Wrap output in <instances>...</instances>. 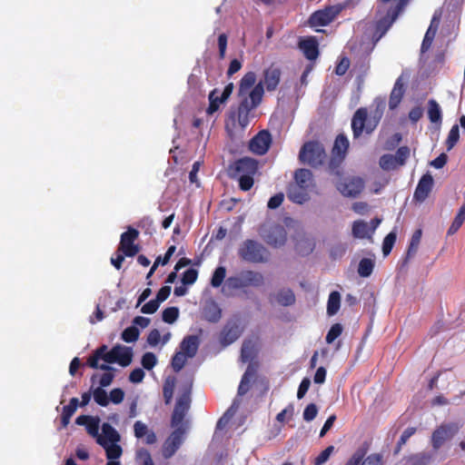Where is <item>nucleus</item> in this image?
I'll list each match as a JSON object with an SVG mask.
<instances>
[{"label": "nucleus", "mask_w": 465, "mask_h": 465, "mask_svg": "<svg viewBox=\"0 0 465 465\" xmlns=\"http://www.w3.org/2000/svg\"><path fill=\"white\" fill-rule=\"evenodd\" d=\"M428 117L433 124H440L442 122L441 110L436 100L430 99L428 102Z\"/></svg>", "instance_id": "obj_34"}, {"label": "nucleus", "mask_w": 465, "mask_h": 465, "mask_svg": "<svg viewBox=\"0 0 465 465\" xmlns=\"http://www.w3.org/2000/svg\"><path fill=\"white\" fill-rule=\"evenodd\" d=\"M282 70L275 64H271L263 72V82L262 86L266 88L268 92L275 91L281 82Z\"/></svg>", "instance_id": "obj_17"}, {"label": "nucleus", "mask_w": 465, "mask_h": 465, "mask_svg": "<svg viewBox=\"0 0 465 465\" xmlns=\"http://www.w3.org/2000/svg\"><path fill=\"white\" fill-rule=\"evenodd\" d=\"M334 450V447L333 446H329L327 447L325 450H323L314 460V465H322L323 463H325L331 454L333 452Z\"/></svg>", "instance_id": "obj_61"}, {"label": "nucleus", "mask_w": 465, "mask_h": 465, "mask_svg": "<svg viewBox=\"0 0 465 465\" xmlns=\"http://www.w3.org/2000/svg\"><path fill=\"white\" fill-rule=\"evenodd\" d=\"M259 172V161L252 157H242L230 166V175L239 182L242 191H249L254 184V176Z\"/></svg>", "instance_id": "obj_2"}, {"label": "nucleus", "mask_w": 465, "mask_h": 465, "mask_svg": "<svg viewBox=\"0 0 465 465\" xmlns=\"http://www.w3.org/2000/svg\"><path fill=\"white\" fill-rule=\"evenodd\" d=\"M160 302L156 299L151 300L142 306L141 312L144 314H153L158 310Z\"/></svg>", "instance_id": "obj_64"}, {"label": "nucleus", "mask_w": 465, "mask_h": 465, "mask_svg": "<svg viewBox=\"0 0 465 465\" xmlns=\"http://www.w3.org/2000/svg\"><path fill=\"white\" fill-rule=\"evenodd\" d=\"M136 459L141 465H154L151 453L146 449L138 450Z\"/></svg>", "instance_id": "obj_57"}, {"label": "nucleus", "mask_w": 465, "mask_h": 465, "mask_svg": "<svg viewBox=\"0 0 465 465\" xmlns=\"http://www.w3.org/2000/svg\"><path fill=\"white\" fill-rule=\"evenodd\" d=\"M343 327L341 323H334L326 335V342L331 344L342 333Z\"/></svg>", "instance_id": "obj_53"}, {"label": "nucleus", "mask_w": 465, "mask_h": 465, "mask_svg": "<svg viewBox=\"0 0 465 465\" xmlns=\"http://www.w3.org/2000/svg\"><path fill=\"white\" fill-rule=\"evenodd\" d=\"M239 257L251 263H265L269 261V251L254 240H245L238 249Z\"/></svg>", "instance_id": "obj_4"}, {"label": "nucleus", "mask_w": 465, "mask_h": 465, "mask_svg": "<svg viewBox=\"0 0 465 465\" xmlns=\"http://www.w3.org/2000/svg\"><path fill=\"white\" fill-rule=\"evenodd\" d=\"M140 331L135 326H130L122 332V339L125 342H134L139 338Z\"/></svg>", "instance_id": "obj_54"}, {"label": "nucleus", "mask_w": 465, "mask_h": 465, "mask_svg": "<svg viewBox=\"0 0 465 465\" xmlns=\"http://www.w3.org/2000/svg\"><path fill=\"white\" fill-rule=\"evenodd\" d=\"M256 74L254 72L246 73L241 79L239 84V89L237 95L238 97H248L251 88H253L256 84Z\"/></svg>", "instance_id": "obj_27"}, {"label": "nucleus", "mask_w": 465, "mask_h": 465, "mask_svg": "<svg viewBox=\"0 0 465 465\" xmlns=\"http://www.w3.org/2000/svg\"><path fill=\"white\" fill-rule=\"evenodd\" d=\"M382 115V111L377 109L368 114L366 107H360L355 111L351 118V130L353 138H359L363 133L371 134L378 126Z\"/></svg>", "instance_id": "obj_3"}, {"label": "nucleus", "mask_w": 465, "mask_h": 465, "mask_svg": "<svg viewBox=\"0 0 465 465\" xmlns=\"http://www.w3.org/2000/svg\"><path fill=\"white\" fill-rule=\"evenodd\" d=\"M341 306V295L338 292L333 291L330 293L327 302V313L332 316L338 312Z\"/></svg>", "instance_id": "obj_37"}, {"label": "nucleus", "mask_w": 465, "mask_h": 465, "mask_svg": "<svg viewBox=\"0 0 465 465\" xmlns=\"http://www.w3.org/2000/svg\"><path fill=\"white\" fill-rule=\"evenodd\" d=\"M183 429L177 428L172 432L170 437L165 440L163 446V456L165 459H170L180 448L183 442Z\"/></svg>", "instance_id": "obj_16"}, {"label": "nucleus", "mask_w": 465, "mask_h": 465, "mask_svg": "<svg viewBox=\"0 0 465 465\" xmlns=\"http://www.w3.org/2000/svg\"><path fill=\"white\" fill-rule=\"evenodd\" d=\"M102 437H104L108 443H117L120 440V435L117 430L109 423L104 422L102 425Z\"/></svg>", "instance_id": "obj_38"}, {"label": "nucleus", "mask_w": 465, "mask_h": 465, "mask_svg": "<svg viewBox=\"0 0 465 465\" xmlns=\"http://www.w3.org/2000/svg\"><path fill=\"white\" fill-rule=\"evenodd\" d=\"M97 443L105 450L108 460H117L121 457L123 450L117 443H108L104 437H98Z\"/></svg>", "instance_id": "obj_30"}, {"label": "nucleus", "mask_w": 465, "mask_h": 465, "mask_svg": "<svg viewBox=\"0 0 465 465\" xmlns=\"http://www.w3.org/2000/svg\"><path fill=\"white\" fill-rule=\"evenodd\" d=\"M99 418L92 416L90 422H88V424L85 427L87 433L96 438V440H98V437H102L99 434Z\"/></svg>", "instance_id": "obj_56"}, {"label": "nucleus", "mask_w": 465, "mask_h": 465, "mask_svg": "<svg viewBox=\"0 0 465 465\" xmlns=\"http://www.w3.org/2000/svg\"><path fill=\"white\" fill-rule=\"evenodd\" d=\"M104 387H98L94 390L93 396L94 401L102 406L106 407L109 404V396L107 392L103 389Z\"/></svg>", "instance_id": "obj_47"}, {"label": "nucleus", "mask_w": 465, "mask_h": 465, "mask_svg": "<svg viewBox=\"0 0 465 465\" xmlns=\"http://www.w3.org/2000/svg\"><path fill=\"white\" fill-rule=\"evenodd\" d=\"M381 169L390 171L396 169L399 165L392 154H383L379 161Z\"/></svg>", "instance_id": "obj_45"}, {"label": "nucleus", "mask_w": 465, "mask_h": 465, "mask_svg": "<svg viewBox=\"0 0 465 465\" xmlns=\"http://www.w3.org/2000/svg\"><path fill=\"white\" fill-rule=\"evenodd\" d=\"M78 405V399L72 398L69 401V404L63 407L61 414V423L64 428L67 427V425L69 424L70 420L74 413L76 411Z\"/></svg>", "instance_id": "obj_33"}, {"label": "nucleus", "mask_w": 465, "mask_h": 465, "mask_svg": "<svg viewBox=\"0 0 465 465\" xmlns=\"http://www.w3.org/2000/svg\"><path fill=\"white\" fill-rule=\"evenodd\" d=\"M258 367V362H250V364L247 366V369L242 375L240 385L238 387L239 395L242 396L249 391L251 380L256 376Z\"/></svg>", "instance_id": "obj_23"}, {"label": "nucleus", "mask_w": 465, "mask_h": 465, "mask_svg": "<svg viewBox=\"0 0 465 465\" xmlns=\"http://www.w3.org/2000/svg\"><path fill=\"white\" fill-rule=\"evenodd\" d=\"M219 93L218 89L215 88L209 94L208 99H209V106L206 110L208 114H213L216 111H218L220 104L223 103H225L226 101H221L222 96L217 95Z\"/></svg>", "instance_id": "obj_39"}, {"label": "nucleus", "mask_w": 465, "mask_h": 465, "mask_svg": "<svg viewBox=\"0 0 465 465\" xmlns=\"http://www.w3.org/2000/svg\"><path fill=\"white\" fill-rule=\"evenodd\" d=\"M240 273L242 277L245 287L259 288L264 284V277L259 272L244 270Z\"/></svg>", "instance_id": "obj_26"}, {"label": "nucleus", "mask_w": 465, "mask_h": 465, "mask_svg": "<svg viewBox=\"0 0 465 465\" xmlns=\"http://www.w3.org/2000/svg\"><path fill=\"white\" fill-rule=\"evenodd\" d=\"M272 303L276 302L277 304L288 307L292 306L296 302V297L293 291L290 288H282L278 292L270 297Z\"/></svg>", "instance_id": "obj_21"}, {"label": "nucleus", "mask_w": 465, "mask_h": 465, "mask_svg": "<svg viewBox=\"0 0 465 465\" xmlns=\"http://www.w3.org/2000/svg\"><path fill=\"white\" fill-rule=\"evenodd\" d=\"M198 278V271L195 269H188L186 270L182 276V282L183 285H192L193 284Z\"/></svg>", "instance_id": "obj_58"}, {"label": "nucleus", "mask_w": 465, "mask_h": 465, "mask_svg": "<svg viewBox=\"0 0 465 465\" xmlns=\"http://www.w3.org/2000/svg\"><path fill=\"white\" fill-rule=\"evenodd\" d=\"M204 320L209 322L216 323L222 318V310L218 303L213 301L208 302L203 310Z\"/></svg>", "instance_id": "obj_29"}, {"label": "nucleus", "mask_w": 465, "mask_h": 465, "mask_svg": "<svg viewBox=\"0 0 465 465\" xmlns=\"http://www.w3.org/2000/svg\"><path fill=\"white\" fill-rule=\"evenodd\" d=\"M405 93L404 84L402 81L401 76H400L391 90V93L390 94L389 99V107L390 109L393 110L398 107V105L401 104L402 97Z\"/></svg>", "instance_id": "obj_25"}, {"label": "nucleus", "mask_w": 465, "mask_h": 465, "mask_svg": "<svg viewBox=\"0 0 465 465\" xmlns=\"http://www.w3.org/2000/svg\"><path fill=\"white\" fill-rule=\"evenodd\" d=\"M294 181L293 184L302 185L304 188L310 190L313 182L312 173L308 169H298L294 173Z\"/></svg>", "instance_id": "obj_32"}, {"label": "nucleus", "mask_w": 465, "mask_h": 465, "mask_svg": "<svg viewBox=\"0 0 465 465\" xmlns=\"http://www.w3.org/2000/svg\"><path fill=\"white\" fill-rule=\"evenodd\" d=\"M309 191L302 185L292 183L287 188V197L292 203L302 204L310 199Z\"/></svg>", "instance_id": "obj_22"}, {"label": "nucleus", "mask_w": 465, "mask_h": 465, "mask_svg": "<svg viewBox=\"0 0 465 465\" xmlns=\"http://www.w3.org/2000/svg\"><path fill=\"white\" fill-rule=\"evenodd\" d=\"M396 158V162L398 165H403L406 163V160L410 156V149L408 146H401L396 151L395 155H393Z\"/></svg>", "instance_id": "obj_60"}, {"label": "nucleus", "mask_w": 465, "mask_h": 465, "mask_svg": "<svg viewBox=\"0 0 465 465\" xmlns=\"http://www.w3.org/2000/svg\"><path fill=\"white\" fill-rule=\"evenodd\" d=\"M349 146V139L344 134H340L336 136L331 148V157L328 164L331 173L338 176L341 175L340 167L347 155Z\"/></svg>", "instance_id": "obj_7"}, {"label": "nucleus", "mask_w": 465, "mask_h": 465, "mask_svg": "<svg viewBox=\"0 0 465 465\" xmlns=\"http://www.w3.org/2000/svg\"><path fill=\"white\" fill-rule=\"evenodd\" d=\"M421 235L422 232L420 229H418L413 232L410 242V245L408 247L407 258L412 257L417 252L420 242Z\"/></svg>", "instance_id": "obj_43"}, {"label": "nucleus", "mask_w": 465, "mask_h": 465, "mask_svg": "<svg viewBox=\"0 0 465 465\" xmlns=\"http://www.w3.org/2000/svg\"><path fill=\"white\" fill-rule=\"evenodd\" d=\"M226 276V269L223 266H219L215 269L211 279V285L218 288L222 285Z\"/></svg>", "instance_id": "obj_48"}, {"label": "nucleus", "mask_w": 465, "mask_h": 465, "mask_svg": "<svg viewBox=\"0 0 465 465\" xmlns=\"http://www.w3.org/2000/svg\"><path fill=\"white\" fill-rule=\"evenodd\" d=\"M199 338L196 335H188L183 338L180 344L182 352L186 354L189 358H193L196 355L199 348Z\"/></svg>", "instance_id": "obj_28"}, {"label": "nucleus", "mask_w": 465, "mask_h": 465, "mask_svg": "<svg viewBox=\"0 0 465 465\" xmlns=\"http://www.w3.org/2000/svg\"><path fill=\"white\" fill-rule=\"evenodd\" d=\"M352 235L359 239L370 237L368 223L362 220L355 221L352 224Z\"/></svg>", "instance_id": "obj_40"}, {"label": "nucleus", "mask_w": 465, "mask_h": 465, "mask_svg": "<svg viewBox=\"0 0 465 465\" xmlns=\"http://www.w3.org/2000/svg\"><path fill=\"white\" fill-rule=\"evenodd\" d=\"M139 237V232L131 227H127V231L121 234L118 252H122L127 257H134L140 252V245L135 243Z\"/></svg>", "instance_id": "obj_10"}, {"label": "nucleus", "mask_w": 465, "mask_h": 465, "mask_svg": "<svg viewBox=\"0 0 465 465\" xmlns=\"http://www.w3.org/2000/svg\"><path fill=\"white\" fill-rule=\"evenodd\" d=\"M192 384L185 386L177 398L173 414L172 426L177 427L182 424L191 405Z\"/></svg>", "instance_id": "obj_9"}, {"label": "nucleus", "mask_w": 465, "mask_h": 465, "mask_svg": "<svg viewBox=\"0 0 465 465\" xmlns=\"http://www.w3.org/2000/svg\"><path fill=\"white\" fill-rule=\"evenodd\" d=\"M189 357L182 351H177L172 358L171 365L175 372L180 371Z\"/></svg>", "instance_id": "obj_44"}, {"label": "nucleus", "mask_w": 465, "mask_h": 465, "mask_svg": "<svg viewBox=\"0 0 465 465\" xmlns=\"http://www.w3.org/2000/svg\"><path fill=\"white\" fill-rule=\"evenodd\" d=\"M227 285L234 290L246 288L241 273L236 276H231L227 279Z\"/></svg>", "instance_id": "obj_62"}, {"label": "nucleus", "mask_w": 465, "mask_h": 465, "mask_svg": "<svg viewBox=\"0 0 465 465\" xmlns=\"http://www.w3.org/2000/svg\"><path fill=\"white\" fill-rule=\"evenodd\" d=\"M459 428L454 423L442 424L437 428L431 435V445L434 450H439L443 443L451 439L458 431Z\"/></svg>", "instance_id": "obj_14"}, {"label": "nucleus", "mask_w": 465, "mask_h": 465, "mask_svg": "<svg viewBox=\"0 0 465 465\" xmlns=\"http://www.w3.org/2000/svg\"><path fill=\"white\" fill-rule=\"evenodd\" d=\"M437 30H438L437 25L434 29H432L431 26H429V28L424 35L422 44H421V47H420L421 52L424 53L430 49V47L431 46V44L433 42V39L435 37V35L437 33Z\"/></svg>", "instance_id": "obj_49"}, {"label": "nucleus", "mask_w": 465, "mask_h": 465, "mask_svg": "<svg viewBox=\"0 0 465 465\" xmlns=\"http://www.w3.org/2000/svg\"><path fill=\"white\" fill-rule=\"evenodd\" d=\"M368 448L361 446L357 449L351 457L347 460L345 465H359L361 460L366 456Z\"/></svg>", "instance_id": "obj_52"}, {"label": "nucleus", "mask_w": 465, "mask_h": 465, "mask_svg": "<svg viewBox=\"0 0 465 465\" xmlns=\"http://www.w3.org/2000/svg\"><path fill=\"white\" fill-rule=\"evenodd\" d=\"M327 158L324 146L318 141L306 142L299 153V160L302 163L313 168L322 166Z\"/></svg>", "instance_id": "obj_5"}, {"label": "nucleus", "mask_w": 465, "mask_h": 465, "mask_svg": "<svg viewBox=\"0 0 465 465\" xmlns=\"http://www.w3.org/2000/svg\"><path fill=\"white\" fill-rule=\"evenodd\" d=\"M264 94L262 83H258L249 93L248 97H238L240 102L237 106H232L228 112L226 128H236L239 125L244 129L250 124L252 112L257 108L262 101Z\"/></svg>", "instance_id": "obj_1"}, {"label": "nucleus", "mask_w": 465, "mask_h": 465, "mask_svg": "<svg viewBox=\"0 0 465 465\" xmlns=\"http://www.w3.org/2000/svg\"><path fill=\"white\" fill-rule=\"evenodd\" d=\"M272 139L269 131L262 130L249 142V150L256 155H264L270 149Z\"/></svg>", "instance_id": "obj_12"}, {"label": "nucleus", "mask_w": 465, "mask_h": 465, "mask_svg": "<svg viewBox=\"0 0 465 465\" xmlns=\"http://www.w3.org/2000/svg\"><path fill=\"white\" fill-rule=\"evenodd\" d=\"M134 436L137 439H142L145 437L144 442L148 445L154 444L157 440L155 433L149 430L147 425L142 422L141 420H137L134 424Z\"/></svg>", "instance_id": "obj_24"}, {"label": "nucleus", "mask_w": 465, "mask_h": 465, "mask_svg": "<svg viewBox=\"0 0 465 465\" xmlns=\"http://www.w3.org/2000/svg\"><path fill=\"white\" fill-rule=\"evenodd\" d=\"M132 348L124 345H116V363L122 367H127L133 361Z\"/></svg>", "instance_id": "obj_31"}, {"label": "nucleus", "mask_w": 465, "mask_h": 465, "mask_svg": "<svg viewBox=\"0 0 465 465\" xmlns=\"http://www.w3.org/2000/svg\"><path fill=\"white\" fill-rule=\"evenodd\" d=\"M242 328L238 320H229L220 333V343L228 346L233 343L242 334Z\"/></svg>", "instance_id": "obj_15"}, {"label": "nucleus", "mask_w": 465, "mask_h": 465, "mask_svg": "<svg viewBox=\"0 0 465 465\" xmlns=\"http://www.w3.org/2000/svg\"><path fill=\"white\" fill-rule=\"evenodd\" d=\"M256 356L254 343L251 340L244 341L241 349V360L243 362L252 361Z\"/></svg>", "instance_id": "obj_35"}, {"label": "nucleus", "mask_w": 465, "mask_h": 465, "mask_svg": "<svg viewBox=\"0 0 465 465\" xmlns=\"http://www.w3.org/2000/svg\"><path fill=\"white\" fill-rule=\"evenodd\" d=\"M460 139V130L459 126L457 124H454L448 134V137L446 139V147L447 151H450L456 143L459 142Z\"/></svg>", "instance_id": "obj_46"}, {"label": "nucleus", "mask_w": 465, "mask_h": 465, "mask_svg": "<svg viewBox=\"0 0 465 465\" xmlns=\"http://www.w3.org/2000/svg\"><path fill=\"white\" fill-rule=\"evenodd\" d=\"M175 387V379L174 378H168L165 380L163 386V396L164 399L165 404H170L173 396V391Z\"/></svg>", "instance_id": "obj_41"}, {"label": "nucleus", "mask_w": 465, "mask_h": 465, "mask_svg": "<svg viewBox=\"0 0 465 465\" xmlns=\"http://www.w3.org/2000/svg\"><path fill=\"white\" fill-rule=\"evenodd\" d=\"M141 363L144 369L150 371L157 363L156 356L153 352H145L142 357Z\"/></svg>", "instance_id": "obj_59"}, {"label": "nucleus", "mask_w": 465, "mask_h": 465, "mask_svg": "<svg viewBox=\"0 0 465 465\" xmlns=\"http://www.w3.org/2000/svg\"><path fill=\"white\" fill-rule=\"evenodd\" d=\"M108 352V347L105 344L101 345L98 347L93 354L88 358L87 360V365L95 370H102V371H109L114 370V368L108 364L103 363L99 364V361L103 360L104 361V355Z\"/></svg>", "instance_id": "obj_19"}, {"label": "nucleus", "mask_w": 465, "mask_h": 465, "mask_svg": "<svg viewBox=\"0 0 465 465\" xmlns=\"http://www.w3.org/2000/svg\"><path fill=\"white\" fill-rule=\"evenodd\" d=\"M338 191L347 197H356L364 188V182L360 177L345 178L337 183Z\"/></svg>", "instance_id": "obj_13"}, {"label": "nucleus", "mask_w": 465, "mask_h": 465, "mask_svg": "<svg viewBox=\"0 0 465 465\" xmlns=\"http://www.w3.org/2000/svg\"><path fill=\"white\" fill-rule=\"evenodd\" d=\"M318 413V408L314 403H310L303 411V419L306 421H312L315 419Z\"/></svg>", "instance_id": "obj_63"}, {"label": "nucleus", "mask_w": 465, "mask_h": 465, "mask_svg": "<svg viewBox=\"0 0 465 465\" xmlns=\"http://www.w3.org/2000/svg\"><path fill=\"white\" fill-rule=\"evenodd\" d=\"M433 186V178L430 173L424 174L418 183L413 198L418 202L427 199Z\"/></svg>", "instance_id": "obj_18"}, {"label": "nucleus", "mask_w": 465, "mask_h": 465, "mask_svg": "<svg viewBox=\"0 0 465 465\" xmlns=\"http://www.w3.org/2000/svg\"><path fill=\"white\" fill-rule=\"evenodd\" d=\"M179 317V309L177 307H168L163 311L162 318L166 323H173Z\"/></svg>", "instance_id": "obj_51"}, {"label": "nucleus", "mask_w": 465, "mask_h": 465, "mask_svg": "<svg viewBox=\"0 0 465 465\" xmlns=\"http://www.w3.org/2000/svg\"><path fill=\"white\" fill-rule=\"evenodd\" d=\"M259 233L267 244L274 248L281 247L287 242L284 226L272 221L264 222L259 229Z\"/></svg>", "instance_id": "obj_6"}, {"label": "nucleus", "mask_w": 465, "mask_h": 465, "mask_svg": "<svg viewBox=\"0 0 465 465\" xmlns=\"http://www.w3.org/2000/svg\"><path fill=\"white\" fill-rule=\"evenodd\" d=\"M397 239V233L395 232H391L388 233L382 242V252L385 256L389 255L395 244Z\"/></svg>", "instance_id": "obj_50"}, {"label": "nucleus", "mask_w": 465, "mask_h": 465, "mask_svg": "<svg viewBox=\"0 0 465 465\" xmlns=\"http://www.w3.org/2000/svg\"><path fill=\"white\" fill-rule=\"evenodd\" d=\"M299 48L308 60H315L319 55V45L315 37L309 36L299 41Z\"/></svg>", "instance_id": "obj_20"}, {"label": "nucleus", "mask_w": 465, "mask_h": 465, "mask_svg": "<svg viewBox=\"0 0 465 465\" xmlns=\"http://www.w3.org/2000/svg\"><path fill=\"white\" fill-rule=\"evenodd\" d=\"M431 455L426 452L411 454L405 458L406 465H428Z\"/></svg>", "instance_id": "obj_36"}, {"label": "nucleus", "mask_w": 465, "mask_h": 465, "mask_svg": "<svg viewBox=\"0 0 465 465\" xmlns=\"http://www.w3.org/2000/svg\"><path fill=\"white\" fill-rule=\"evenodd\" d=\"M373 268H374L373 261L369 258H363L359 262L358 273L361 277H364V278L369 277L372 273Z\"/></svg>", "instance_id": "obj_42"}, {"label": "nucleus", "mask_w": 465, "mask_h": 465, "mask_svg": "<svg viewBox=\"0 0 465 465\" xmlns=\"http://www.w3.org/2000/svg\"><path fill=\"white\" fill-rule=\"evenodd\" d=\"M341 11L338 5H330L323 9L313 12L308 20L311 27L326 26L330 25Z\"/></svg>", "instance_id": "obj_11"}, {"label": "nucleus", "mask_w": 465, "mask_h": 465, "mask_svg": "<svg viewBox=\"0 0 465 465\" xmlns=\"http://www.w3.org/2000/svg\"><path fill=\"white\" fill-rule=\"evenodd\" d=\"M404 5L405 0H400L395 6L388 9L386 15L376 21L375 30L372 35L374 44H376L389 31L395 20L398 18Z\"/></svg>", "instance_id": "obj_8"}, {"label": "nucleus", "mask_w": 465, "mask_h": 465, "mask_svg": "<svg viewBox=\"0 0 465 465\" xmlns=\"http://www.w3.org/2000/svg\"><path fill=\"white\" fill-rule=\"evenodd\" d=\"M383 457L381 453H371L361 460L359 465H383Z\"/></svg>", "instance_id": "obj_55"}]
</instances>
